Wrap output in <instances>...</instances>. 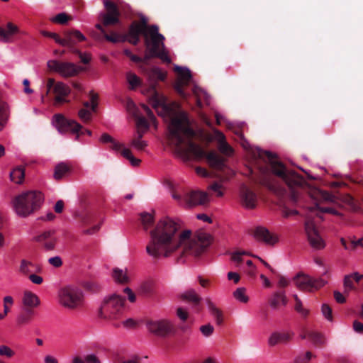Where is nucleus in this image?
I'll list each match as a JSON object with an SVG mask.
<instances>
[{"mask_svg": "<svg viewBox=\"0 0 363 363\" xmlns=\"http://www.w3.org/2000/svg\"><path fill=\"white\" fill-rule=\"evenodd\" d=\"M52 123L60 133L70 131L75 134V140H79L80 135L87 134L91 135V131L88 129H82V125L76 121L66 118L62 114L57 113L53 116Z\"/></svg>", "mask_w": 363, "mask_h": 363, "instance_id": "nucleus-9", "label": "nucleus"}, {"mask_svg": "<svg viewBox=\"0 0 363 363\" xmlns=\"http://www.w3.org/2000/svg\"><path fill=\"white\" fill-rule=\"evenodd\" d=\"M113 278L114 281L119 284H126L129 281V277L127 275L126 271L115 268L113 270Z\"/></svg>", "mask_w": 363, "mask_h": 363, "instance_id": "nucleus-35", "label": "nucleus"}, {"mask_svg": "<svg viewBox=\"0 0 363 363\" xmlns=\"http://www.w3.org/2000/svg\"><path fill=\"white\" fill-rule=\"evenodd\" d=\"M143 35L144 39L147 35V32L138 24V21H134L129 26L125 39L132 45H136L140 41V35Z\"/></svg>", "mask_w": 363, "mask_h": 363, "instance_id": "nucleus-20", "label": "nucleus"}, {"mask_svg": "<svg viewBox=\"0 0 363 363\" xmlns=\"http://www.w3.org/2000/svg\"><path fill=\"white\" fill-rule=\"evenodd\" d=\"M259 183L277 195L281 196L285 193V189L284 187L279 185L275 180L269 177L262 178L259 181Z\"/></svg>", "mask_w": 363, "mask_h": 363, "instance_id": "nucleus-26", "label": "nucleus"}, {"mask_svg": "<svg viewBox=\"0 0 363 363\" xmlns=\"http://www.w3.org/2000/svg\"><path fill=\"white\" fill-rule=\"evenodd\" d=\"M43 199V195L40 191L23 193L13 201L15 211L21 217H27L40 208Z\"/></svg>", "mask_w": 363, "mask_h": 363, "instance_id": "nucleus-4", "label": "nucleus"}, {"mask_svg": "<svg viewBox=\"0 0 363 363\" xmlns=\"http://www.w3.org/2000/svg\"><path fill=\"white\" fill-rule=\"evenodd\" d=\"M234 298L241 303H247L249 301V298L246 294V289L244 287L238 288L233 292Z\"/></svg>", "mask_w": 363, "mask_h": 363, "instance_id": "nucleus-40", "label": "nucleus"}, {"mask_svg": "<svg viewBox=\"0 0 363 363\" xmlns=\"http://www.w3.org/2000/svg\"><path fill=\"white\" fill-rule=\"evenodd\" d=\"M320 196L323 200L330 202H333L335 198L334 195L325 191H320Z\"/></svg>", "mask_w": 363, "mask_h": 363, "instance_id": "nucleus-60", "label": "nucleus"}, {"mask_svg": "<svg viewBox=\"0 0 363 363\" xmlns=\"http://www.w3.org/2000/svg\"><path fill=\"white\" fill-rule=\"evenodd\" d=\"M130 145L138 151H143L147 146V143L140 139H133Z\"/></svg>", "mask_w": 363, "mask_h": 363, "instance_id": "nucleus-48", "label": "nucleus"}, {"mask_svg": "<svg viewBox=\"0 0 363 363\" xmlns=\"http://www.w3.org/2000/svg\"><path fill=\"white\" fill-rule=\"evenodd\" d=\"M147 328L150 333L161 337H167L175 331L174 325L167 320L148 321Z\"/></svg>", "mask_w": 363, "mask_h": 363, "instance_id": "nucleus-12", "label": "nucleus"}, {"mask_svg": "<svg viewBox=\"0 0 363 363\" xmlns=\"http://www.w3.org/2000/svg\"><path fill=\"white\" fill-rule=\"evenodd\" d=\"M40 267L34 263L26 259H22L20 264L19 271L21 273L27 275L28 274L38 272L40 271Z\"/></svg>", "mask_w": 363, "mask_h": 363, "instance_id": "nucleus-32", "label": "nucleus"}, {"mask_svg": "<svg viewBox=\"0 0 363 363\" xmlns=\"http://www.w3.org/2000/svg\"><path fill=\"white\" fill-rule=\"evenodd\" d=\"M321 311L324 317L330 320H333L332 309L328 304H323L321 307Z\"/></svg>", "mask_w": 363, "mask_h": 363, "instance_id": "nucleus-54", "label": "nucleus"}, {"mask_svg": "<svg viewBox=\"0 0 363 363\" xmlns=\"http://www.w3.org/2000/svg\"><path fill=\"white\" fill-rule=\"evenodd\" d=\"M293 281L298 289L303 291H312L323 286L325 281L321 279H313L303 273L297 274Z\"/></svg>", "mask_w": 363, "mask_h": 363, "instance_id": "nucleus-11", "label": "nucleus"}, {"mask_svg": "<svg viewBox=\"0 0 363 363\" xmlns=\"http://www.w3.org/2000/svg\"><path fill=\"white\" fill-rule=\"evenodd\" d=\"M175 70L178 73L177 81L174 84V89L182 97H186V94L183 89L184 86L189 84L191 79L190 70L186 67H176Z\"/></svg>", "mask_w": 363, "mask_h": 363, "instance_id": "nucleus-16", "label": "nucleus"}, {"mask_svg": "<svg viewBox=\"0 0 363 363\" xmlns=\"http://www.w3.org/2000/svg\"><path fill=\"white\" fill-rule=\"evenodd\" d=\"M213 135H208L207 139L211 142L213 140L218 142V151L226 157H231L234 150L233 148L226 142L225 136L224 134L217 129H213Z\"/></svg>", "mask_w": 363, "mask_h": 363, "instance_id": "nucleus-15", "label": "nucleus"}, {"mask_svg": "<svg viewBox=\"0 0 363 363\" xmlns=\"http://www.w3.org/2000/svg\"><path fill=\"white\" fill-rule=\"evenodd\" d=\"M90 101H85L83 103V106L87 109L90 108L93 112H95L98 106L99 96L95 94L93 91L89 92Z\"/></svg>", "mask_w": 363, "mask_h": 363, "instance_id": "nucleus-37", "label": "nucleus"}, {"mask_svg": "<svg viewBox=\"0 0 363 363\" xmlns=\"http://www.w3.org/2000/svg\"><path fill=\"white\" fill-rule=\"evenodd\" d=\"M185 204L188 206L203 205L208 202V195L206 192L192 191L184 195Z\"/></svg>", "mask_w": 363, "mask_h": 363, "instance_id": "nucleus-21", "label": "nucleus"}, {"mask_svg": "<svg viewBox=\"0 0 363 363\" xmlns=\"http://www.w3.org/2000/svg\"><path fill=\"white\" fill-rule=\"evenodd\" d=\"M92 112L86 108H81L78 112V116L83 123H86L91 121Z\"/></svg>", "mask_w": 363, "mask_h": 363, "instance_id": "nucleus-44", "label": "nucleus"}, {"mask_svg": "<svg viewBox=\"0 0 363 363\" xmlns=\"http://www.w3.org/2000/svg\"><path fill=\"white\" fill-rule=\"evenodd\" d=\"M164 40V36L159 33L158 26L153 24L150 26L147 35H145L144 43L147 50L153 53L159 54V59L169 63L171 59L168 52L165 50Z\"/></svg>", "mask_w": 363, "mask_h": 363, "instance_id": "nucleus-6", "label": "nucleus"}, {"mask_svg": "<svg viewBox=\"0 0 363 363\" xmlns=\"http://www.w3.org/2000/svg\"><path fill=\"white\" fill-rule=\"evenodd\" d=\"M344 285V293L348 294L352 290L354 289V281L352 279V277L348 275H345L343 280Z\"/></svg>", "mask_w": 363, "mask_h": 363, "instance_id": "nucleus-43", "label": "nucleus"}, {"mask_svg": "<svg viewBox=\"0 0 363 363\" xmlns=\"http://www.w3.org/2000/svg\"><path fill=\"white\" fill-rule=\"evenodd\" d=\"M21 33L18 27L9 22L6 24V29L0 27V41L3 43H11L14 35Z\"/></svg>", "mask_w": 363, "mask_h": 363, "instance_id": "nucleus-24", "label": "nucleus"}, {"mask_svg": "<svg viewBox=\"0 0 363 363\" xmlns=\"http://www.w3.org/2000/svg\"><path fill=\"white\" fill-rule=\"evenodd\" d=\"M308 339L315 345H321L324 343L323 336L318 333L308 332Z\"/></svg>", "mask_w": 363, "mask_h": 363, "instance_id": "nucleus-47", "label": "nucleus"}, {"mask_svg": "<svg viewBox=\"0 0 363 363\" xmlns=\"http://www.w3.org/2000/svg\"><path fill=\"white\" fill-rule=\"evenodd\" d=\"M126 79L132 90L140 86L142 83L140 79L135 73L130 72L126 74Z\"/></svg>", "mask_w": 363, "mask_h": 363, "instance_id": "nucleus-38", "label": "nucleus"}, {"mask_svg": "<svg viewBox=\"0 0 363 363\" xmlns=\"http://www.w3.org/2000/svg\"><path fill=\"white\" fill-rule=\"evenodd\" d=\"M311 211H313L315 209L318 210L321 213H330L335 216H342L340 213H339L337 210L330 207H320L318 203H315L314 206L309 208Z\"/></svg>", "mask_w": 363, "mask_h": 363, "instance_id": "nucleus-41", "label": "nucleus"}, {"mask_svg": "<svg viewBox=\"0 0 363 363\" xmlns=\"http://www.w3.org/2000/svg\"><path fill=\"white\" fill-rule=\"evenodd\" d=\"M294 333L291 332H274L269 337L268 344L273 347L278 344H285L289 342L293 337Z\"/></svg>", "mask_w": 363, "mask_h": 363, "instance_id": "nucleus-25", "label": "nucleus"}, {"mask_svg": "<svg viewBox=\"0 0 363 363\" xmlns=\"http://www.w3.org/2000/svg\"><path fill=\"white\" fill-rule=\"evenodd\" d=\"M295 310L303 316H306L308 314V311L303 308L301 301L296 303Z\"/></svg>", "mask_w": 363, "mask_h": 363, "instance_id": "nucleus-63", "label": "nucleus"}, {"mask_svg": "<svg viewBox=\"0 0 363 363\" xmlns=\"http://www.w3.org/2000/svg\"><path fill=\"white\" fill-rule=\"evenodd\" d=\"M4 312L9 313L10 308L13 305V298L11 296H6L4 299Z\"/></svg>", "mask_w": 363, "mask_h": 363, "instance_id": "nucleus-51", "label": "nucleus"}, {"mask_svg": "<svg viewBox=\"0 0 363 363\" xmlns=\"http://www.w3.org/2000/svg\"><path fill=\"white\" fill-rule=\"evenodd\" d=\"M106 13H101L99 18L101 19L103 26H113L119 23L120 12L116 4L109 0H103Z\"/></svg>", "mask_w": 363, "mask_h": 363, "instance_id": "nucleus-13", "label": "nucleus"}, {"mask_svg": "<svg viewBox=\"0 0 363 363\" xmlns=\"http://www.w3.org/2000/svg\"><path fill=\"white\" fill-rule=\"evenodd\" d=\"M148 79L150 82V85L148 89L143 91V93L150 94L149 101L152 108L157 109L162 107L163 109H167L166 98L164 96L160 94L156 90V81H164L166 78V73L162 72L159 67H153L150 69L147 73Z\"/></svg>", "mask_w": 363, "mask_h": 363, "instance_id": "nucleus-5", "label": "nucleus"}, {"mask_svg": "<svg viewBox=\"0 0 363 363\" xmlns=\"http://www.w3.org/2000/svg\"><path fill=\"white\" fill-rule=\"evenodd\" d=\"M269 306L273 309H277L281 305L287 304V298L284 291L274 293L269 300Z\"/></svg>", "mask_w": 363, "mask_h": 363, "instance_id": "nucleus-28", "label": "nucleus"}, {"mask_svg": "<svg viewBox=\"0 0 363 363\" xmlns=\"http://www.w3.org/2000/svg\"><path fill=\"white\" fill-rule=\"evenodd\" d=\"M59 303L63 307L74 310L82 306L84 295L82 291L77 287L67 286L59 290Z\"/></svg>", "mask_w": 363, "mask_h": 363, "instance_id": "nucleus-8", "label": "nucleus"}, {"mask_svg": "<svg viewBox=\"0 0 363 363\" xmlns=\"http://www.w3.org/2000/svg\"><path fill=\"white\" fill-rule=\"evenodd\" d=\"M206 304L211 315L215 318L217 325H220L223 322L222 311L209 299L206 300Z\"/></svg>", "mask_w": 363, "mask_h": 363, "instance_id": "nucleus-33", "label": "nucleus"}, {"mask_svg": "<svg viewBox=\"0 0 363 363\" xmlns=\"http://www.w3.org/2000/svg\"><path fill=\"white\" fill-rule=\"evenodd\" d=\"M179 229V223L169 217L160 219L150 233L147 253L155 259L168 257L179 247H183L182 255L198 257L213 242L211 235L203 230H198L191 236V231L186 230L177 236Z\"/></svg>", "mask_w": 363, "mask_h": 363, "instance_id": "nucleus-1", "label": "nucleus"}, {"mask_svg": "<svg viewBox=\"0 0 363 363\" xmlns=\"http://www.w3.org/2000/svg\"><path fill=\"white\" fill-rule=\"evenodd\" d=\"M344 201L350 206L352 211L354 212H358L359 211L360 208L359 206L354 201V198L351 196L347 195L344 199Z\"/></svg>", "mask_w": 363, "mask_h": 363, "instance_id": "nucleus-50", "label": "nucleus"}, {"mask_svg": "<svg viewBox=\"0 0 363 363\" xmlns=\"http://www.w3.org/2000/svg\"><path fill=\"white\" fill-rule=\"evenodd\" d=\"M121 155L129 160L131 165L133 167H138L141 162V160L139 159L135 158L130 149L128 148H123L121 151Z\"/></svg>", "mask_w": 363, "mask_h": 363, "instance_id": "nucleus-39", "label": "nucleus"}, {"mask_svg": "<svg viewBox=\"0 0 363 363\" xmlns=\"http://www.w3.org/2000/svg\"><path fill=\"white\" fill-rule=\"evenodd\" d=\"M74 53L78 54L79 57L84 64H88L91 60V55L88 53H82L77 49L72 50Z\"/></svg>", "mask_w": 363, "mask_h": 363, "instance_id": "nucleus-56", "label": "nucleus"}, {"mask_svg": "<svg viewBox=\"0 0 363 363\" xmlns=\"http://www.w3.org/2000/svg\"><path fill=\"white\" fill-rule=\"evenodd\" d=\"M147 22V18L145 16H141L140 18V21H138V24L148 33L150 32V28L152 25H148Z\"/></svg>", "mask_w": 363, "mask_h": 363, "instance_id": "nucleus-62", "label": "nucleus"}, {"mask_svg": "<svg viewBox=\"0 0 363 363\" xmlns=\"http://www.w3.org/2000/svg\"><path fill=\"white\" fill-rule=\"evenodd\" d=\"M33 311L27 308L24 311L21 312L16 318V323L19 325L28 324L32 318Z\"/></svg>", "mask_w": 363, "mask_h": 363, "instance_id": "nucleus-36", "label": "nucleus"}, {"mask_svg": "<svg viewBox=\"0 0 363 363\" xmlns=\"http://www.w3.org/2000/svg\"><path fill=\"white\" fill-rule=\"evenodd\" d=\"M168 140L177 149L181 150L182 145L187 143L186 152L191 154L195 159L206 157L208 165L218 171L226 167L227 160L215 151L206 153L204 150L191 140L195 135L194 130L190 127L186 114L182 112L173 117L168 126Z\"/></svg>", "mask_w": 363, "mask_h": 363, "instance_id": "nucleus-2", "label": "nucleus"}, {"mask_svg": "<svg viewBox=\"0 0 363 363\" xmlns=\"http://www.w3.org/2000/svg\"><path fill=\"white\" fill-rule=\"evenodd\" d=\"M153 216L148 213H141V221L143 227L147 230L153 223Z\"/></svg>", "mask_w": 363, "mask_h": 363, "instance_id": "nucleus-46", "label": "nucleus"}, {"mask_svg": "<svg viewBox=\"0 0 363 363\" xmlns=\"http://www.w3.org/2000/svg\"><path fill=\"white\" fill-rule=\"evenodd\" d=\"M213 330H214V328H213V325H211V324L204 325L201 326V328H200V331L206 337H208V336L211 335L213 333Z\"/></svg>", "mask_w": 363, "mask_h": 363, "instance_id": "nucleus-57", "label": "nucleus"}, {"mask_svg": "<svg viewBox=\"0 0 363 363\" xmlns=\"http://www.w3.org/2000/svg\"><path fill=\"white\" fill-rule=\"evenodd\" d=\"M86 39L84 35L78 30H67L63 33L61 45L74 50L78 43L84 41Z\"/></svg>", "mask_w": 363, "mask_h": 363, "instance_id": "nucleus-19", "label": "nucleus"}, {"mask_svg": "<svg viewBox=\"0 0 363 363\" xmlns=\"http://www.w3.org/2000/svg\"><path fill=\"white\" fill-rule=\"evenodd\" d=\"M42 34L44 36L49 37V38L54 39L57 43H58L59 45H61L62 38H60L57 33L48 32V31H42Z\"/></svg>", "mask_w": 363, "mask_h": 363, "instance_id": "nucleus-59", "label": "nucleus"}, {"mask_svg": "<svg viewBox=\"0 0 363 363\" xmlns=\"http://www.w3.org/2000/svg\"><path fill=\"white\" fill-rule=\"evenodd\" d=\"M33 239L35 241L41 243L47 251L54 250L57 242L55 231L53 230L44 231Z\"/></svg>", "mask_w": 363, "mask_h": 363, "instance_id": "nucleus-18", "label": "nucleus"}, {"mask_svg": "<svg viewBox=\"0 0 363 363\" xmlns=\"http://www.w3.org/2000/svg\"><path fill=\"white\" fill-rule=\"evenodd\" d=\"M305 230L311 246L315 250H322L325 247L324 240L318 234L313 220H308L305 223Z\"/></svg>", "mask_w": 363, "mask_h": 363, "instance_id": "nucleus-14", "label": "nucleus"}, {"mask_svg": "<svg viewBox=\"0 0 363 363\" xmlns=\"http://www.w3.org/2000/svg\"><path fill=\"white\" fill-rule=\"evenodd\" d=\"M240 196L241 204L244 208L247 209L256 208L257 204V194L245 184L240 186Z\"/></svg>", "mask_w": 363, "mask_h": 363, "instance_id": "nucleus-17", "label": "nucleus"}, {"mask_svg": "<svg viewBox=\"0 0 363 363\" xmlns=\"http://www.w3.org/2000/svg\"><path fill=\"white\" fill-rule=\"evenodd\" d=\"M47 64L50 70L65 78L75 77L82 71V68L80 66L72 62L52 60H49Z\"/></svg>", "mask_w": 363, "mask_h": 363, "instance_id": "nucleus-10", "label": "nucleus"}, {"mask_svg": "<svg viewBox=\"0 0 363 363\" xmlns=\"http://www.w3.org/2000/svg\"><path fill=\"white\" fill-rule=\"evenodd\" d=\"M177 315L179 317L180 320L182 321H185L187 320L189 313L186 310L179 307L177 310Z\"/></svg>", "mask_w": 363, "mask_h": 363, "instance_id": "nucleus-61", "label": "nucleus"}, {"mask_svg": "<svg viewBox=\"0 0 363 363\" xmlns=\"http://www.w3.org/2000/svg\"><path fill=\"white\" fill-rule=\"evenodd\" d=\"M23 303L25 306L29 308H35L40 303L38 296L31 291H25L22 298Z\"/></svg>", "mask_w": 363, "mask_h": 363, "instance_id": "nucleus-31", "label": "nucleus"}, {"mask_svg": "<svg viewBox=\"0 0 363 363\" xmlns=\"http://www.w3.org/2000/svg\"><path fill=\"white\" fill-rule=\"evenodd\" d=\"M104 38L109 42L113 43H116L119 42H124L126 40L125 37L115 32H112L111 34H107L106 33L104 35Z\"/></svg>", "mask_w": 363, "mask_h": 363, "instance_id": "nucleus-42", "label": "nucleus"}, {"mask_svg": "<svg viewBox=\"0 0 363 363\" xmlns=\"http://www.w3.org/2000/svg\"><path fill=\"white\" fill-rule=\"evenodd\" d=\"M85 363H101V361L94 354H87L84 357Z\"/></svg>", "mask_w": 363, "mask_h": 363, "instance_id": "nucleus-64", "label": "nucleus"}, {"mask_svg": "<svg viewBox=\"0 0 363 363\" xmlns=\"http://www.w3.org/2000/svg\"><path fill=\"white\" fill-rule=\"evenodd\" d=\"M70 18L65 13H60L56 15L52 21L59 24H65Z\"/></svg>", "mask_w": 363, "mask_h": 363, "instance_id": "nucleus-52", "label": "nucleus"}, {"mask_svg": "<svg viewBox=\"0 0 363 363\" xmlns=\"http://www.w3.org/2000/svg\"><path fill=\"white\" fill-rule=\"evenodd\" d=\"M313 357V354L307 351L305 354H301L296 356L294 360V363H309Z\"/></svg>", "mask_w": 363, "mask_h": 363, "instance_id": "nucleus-45", "label": "nucleus"}, {"mask_svg": "<svg viewBox=\"0 0 363 363\" xmlns=\"http://www.w3.org/2000/svg\"><path fill=\"white\" fill-rule=\"evenodd\" d=\"M181 300L191 303L194 305H198L201 301V297L193 289H187L179 295Z\"/></svg>", "mask_w": 363, "mask_h": 363, "instance_id": "nucleus-29", "label": "nucleus"}, {"mask_svg": "<svg viewBox=\"0 0 363 363\" xmlns=\"http://www.w3.org/2000/svg\"><path fill=\"white\" fill-rule=\"evenodd\" d=\"M267 157L273 174L281 178L291 189L290 200L293 204L298 202L299 191L294 188L301 186L304 183V179L294 171H286L285 166L280 162L275 160L276 155L269 151H264Z\"/></svg>", "mask_w": 363, "mask_h": 363, "instance_id": "nucleus-3", "label": "nucleus"}, {"mask_svg": "<svg viewBox=\"0 0 363 363\" xmlns=\"http://www.w3.org/2000/svg\"><path fill=\"white\" fill-rule=\"evenodd\" d=\"M137 128L143 129L147 131L149 129V123L144 116H138L136 118Z\"/></svg>", "mask_w": 363, "mask_h": 363, "instance_id": "nucleus-49", "label": "nucleus"}, {"mask_svg": "<svg viewBox=\"0 0 363 363\" xmlns=\"http://www.w3.org/2000/svg\"><path fill=\"white\" fill-rule=\"evenodd\" d=\"M72 171L71 164L67 162H60L55 167L53 177L55 180L60 181L67 177Z\"/></svg>", "mask_w": 363, "mask_h": 363, "instance_id": "nucleus-27", "label": "nucleus"}, {"mask_svg": "<svg viewBox=\"0 0 363 363\" xmlns=\"http://www.w3.org/2000/svg\"><path fill=\"white\" fill-rule=\"evenodd\" d=\"M254 238L259 242H263L266 245H274L278 238L272 234L268 229L264 227H257L253 233Z\"/></svg>", "mask_w": 363, "mask_h": 363, "instance_id": "nucleus-22", "label": "nucleus"}, {"mask_svg": "<svg viewBox=\"0 0 363 363\" xmlns=\"http://www.w3.org/2000/svg\"><path fill=\"white\" fill-rule=\"evenodd\" d=\"M15 354V352L13 350H11L9 347L6 345H1L0 346V355L5 356L6 357L11 358Z\"/></svg>", "mask_w": 363, "mask_h": 363, "instance_id": "nucleus-53", "label": "nucleus"}, {"mask_svg": "<svg viewBox=\"0 0 363 363\" xmlns=\"http://www.w3.org/2000/svg\"><path fill=\"white\" fill-rule=\"evenodd\" d=\"M10 117V107L9 104L0 101V131L7 125Z\"/></svg>", "mask_w": 363, "mask_h": 363, "instance_id": "nucleus-30", "label": "nucleus"}, {"mask_svg": "<svg viewBox=\"0 0 363 363\" xmlns=\"http://www.w3.org/2000/svg\"><path fill=\"white\" fill-rule=\"evenodd\" d=\"M208 189L213 191L215 193H216V196L218 197H222L223 196V192L222 191V185L214 182L211 185L208 186Z\"/></svg>", "mask_w": 363, "mask_h": 363, "instance_id": "nucleus-55", "label": "nucleus"}, {"mask_svg": "<svg viewBox=\"0 0 363 363\" xmlns=\"http://www.w3.org/2000/svg\"><path fill=\"white\" fill-rule=\"evenodd\" d=\"M48 263L54 267H60L63 262L60 256H55L48 259Z\"/></svg>", "mask_w": 363, "mask_h": 363, "instance_id": "nucleus-58", "label": "nucleus"}, {"mask_svg": "<svg viewBox=\"0 0 363 363\" xmlns=\"http://www.w3.org/2000/svg\"><path fill=\"white\" fill-rule=\"evenodd\" d=\"M70 88L67 84L62 82H57L53 87V92L55 94V105L67 102L66 96L70 94Z\"/></svg>", "mask_w": 363, "mask_h": 363, "instance_id": "nucleus-23", "label": "nucleus"}, {"mask_svg": "<svg viewBox=\"0 0 363 363\" xmlns=\"http://www.w3.org/2000/svg\"><path fill=\"white\" fill-rule=\"evenodd\" d=\"M125 298L113 294L104 298L99 308V316L104 319L119 318L123 312Z\"/></svg>", "mask_w": 363, "mask_h": 363, "instance_id": "nucleus-7", "label": "nucleus"}, {"mask_svg": "<svg viewBox=\"0 0 363 363\" xmlns=\"http://www.w3.org/2000/svg\"><path fill=\"white\" fill-rule=\"evenodd\" d=\"M25 177V168L23 167H17L10 173L11 180L17 184L23 183Z\"/></svg>", "mask_w": 363, "mask_h": 363, "instance_id": "nucleus-34", "label": "nucleus"}]
</instances>
